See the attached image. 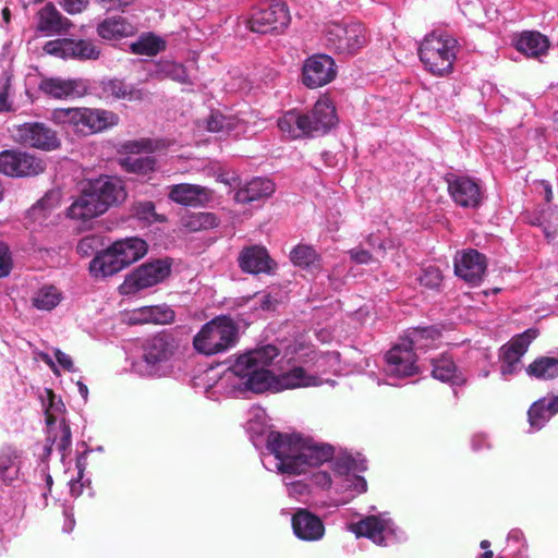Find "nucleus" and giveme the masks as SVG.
<instances>
[{"mask_svg": "<svg viewBox=\"0 0 558 558\" xmlns=\"http://www.w3.org/2000/svg\"><path fill=\"white\" fill-rule=\"evenodd\" d=\"M72 26L71 21L64 17L53 3H47L38 12V29L47 34L65 33Z\"/></svg>", "mask_w": 558, "mask_h": 558, "instance_id": "obj_25", "label": "nucleus"}, {"mask_svg": "<svg viewBox=\"0 0 558 558\" xmlns=\"http://www.w3.org/2000/svg\"><path fill=\"white\" fill-rule=\"evenodd\" d=\"M315 483L329 488L331 486V477L327 472H318L314 475Z\"/></svg>", "mask_w": 558, "mask_h": 558, "instance_id": "obj_60", "label": "nucleus"}, {"mask_svg": "<svg viewBox=\"0 0 558 558\" xmlns=\"http://www.w3.org/2000/svg\"><path fill=\"white\" fill-rule=\"evenodd\" d=\"M354 487L357 493H365L367 489V483L364 477L355 475L354 476Z\"/></svg>", "mask_w": 558, "mask_h": 558, "instance_id": "obj_61", "label": "nucleus"}, {"mask_svg": "<svg viewBox=\"0 0 558 558\" xmlns=\"http://www.w3.org/2000/svg\"><path fill=\"white\" fill-rule=\"evenodd\" d=\"M45 171L43 160L22 151L0 153V173L9 177H32Z\"/></svg>", "mask_w": 558, "mask_h": 558, "instance_id": "obj_11", "label": "nucleus"}, {"mask_svg": "<svg viewBox=\"0 0 558 558\" xmlns=\"http://www.w3.org/2000/svg\"><path fill=\"white\" fill-rule=\"evenodd\" d=\"M291 524L295 536L302 541L316 542L324 537L323 520L307 509L299 508L292 515Z\"/></svg>", "mask_w": 558, "mask_h": 558, "instance_id": "obj_18", "label": "nucleus"}, {"mask_svg": "<svg viewBox=\"0 0 558 558\" xmlns=\"http://www.w3.org/2000/svg\"><path fill=\"white\" fill-rule=\"evenodd\" d=\"M136 27L123 16H112L98 24V35L107 40H116L132 36L136 33Z\"/></svg>", "mask_w": 558, "mask_h": 558, "instance_id": "obj_29", "label": "nucleus"}, {"mask_svg": "<svg viewBox=\"0 0 558 558\" xmlns=\"http://www.w3.org/2000/svg\"><path fill=\"white\" fill-rule=\"evenodd\" d=\"M333 453L335 449L330 445L310 444L307 440L303 439L299 463H295L293 466L291 465L290 469L296 471V475L305 473L308 468L319 466L324 462L331 460Z\"/></svg>", "mask_w": 558, "mask_h": 558, "instance_id": "obj_22", "label": "nucleus"}, {"mask_svg": "<svg viewBox=\"0 0 558 558\" xmlns=\"http://www.w3.org/2000/svg\"><path fill=\"white\" fill-rule=\"evenodd\" d=\"M557 413L558 397H555L549 401L539 399L535 401L527 411L529 423L532 428L538 430Z\"/></svg>", "mask_w": 558, "mask_h": 558, "instance_id": "obj_31", "label": "nucleus"}, {"mask_svg": "<svg viewBox=\"0 0 558 558\" xmlns=\"http://www.w3.org/2000/svg\"><path fill=\"white\" fill-rule=\"evenodd\" d=\"M275 183L266 178H255L235 192L234 199L241 204H250L269 197L275 192Z\"/></svg>", "mask_w": 558, "mask_h": 558, "instance_id": "obj_28", "label": "nucleus"}, {"mask_svg": "<svg viewBox=\"0 0 558 558\" xmlns=\"http://www.w3.org/2000/svg\"><path fill=\"white\" fill-rule=\"evenodd\" d=\"M122 168L129 173L147 174L156 167V158L153 156H129L121 161Z\"/></svg>", "mask_w": 558, "mask_h": 558, "instance_id": "obj_41", "label": "nucleus"}, {"mask_svg": "<svg viewBox=\"0 0 558 558\" xmlns=\"http://www.w3.org/2000/svg\"><path fill=\"white\" fill-rule=\"evenodd\" d=\"M162 71L165 74L173 81H177L182 84L189 83V75L186 73L185 68L179 63H165L162 66Z\"/></svg>", "mask_w": 558, "mask_h": 558, "instance_id": "obj_49", "label": "nucleus"}, {"mask_svg": "<svg viewBox=\"0 0 558 558\" xmlns=\"http://www.w3.org/2000/svg\"><path fill=\"white\" fill-rule=\"evenodd\" d=\"M59 4L69 14H78L87 9L89 1L88 0H60Z\"/></svg>", "mask_w": 558, "mask_h": 558, "instance_id": "obj_51", "label": "nucleus"}, {"mask_svg": "<svg viewBox=\"0 0 558 558\" xmlns=\"http://www.w3.org/2000/svg\"><path fill=\"white\" fill-rule=\"evenodd\" d=\"M13 459L9 454L0 456V476L5 481V472L12 468Z\"/></svg>", "mask_w": 558, "mask_h": 558, "instance_id": "obj_59", "label": "nucleus"}, {"mask_svg": "<svg viewBox=\"0 0 558 558\" xmlns=\"http://www.w3.org/2000/svg\"><path fill=\"white\" fill-rule=\"evenodd\" d=\"M101 96L113 100L142 101L145 92L128 85L120 78H108L100 82Z\"/></svg>", "mask_w": 558, "mask_h": 558, "instance_id": "obj_24", "label": "nucleus"}, {"mask_svg": "<svg viewBox=\"0 0 558 558\" xmlns=\"http://www.w3.org/2000/svg\"><path fill=\"white\" fill-rule=\"evenodd\" d=\"M225 128V117L219 113H211L207 119V130L209 132H220Z\"/></svg>", "mask_w": 558, "mask_h": 558, "instance_id": "obj_57", "label": "nucleus"}, {"mask_svg": "<svg viewBox=\"0 0 558 558\" xmlns=\"http://www.w3.org/2000/svg\"><path fill=\"white\" fill-rule=\"evenodd\" d=\"M99 49L90 40L69 38L68 58L96 60L99 58Z\"/></svg>", "mask_w": 558, "mask_h": 558, "instance_id": "obj_40", "label": "nucleus"}, {"mask_svg": "<svg viewBox=\"0 0 558 558\" xmlns=\"http://www.w3.org/2000/svg\"><path fill=\"white\" fill-rule=\"evenodd\" d=\"M143 349L145 362L156 365L168 361L173 355L177 344L172 335L159 332L146 340Z\"/></svg>", "mask_w": 558, "mask_h": 558, "instance_id": "obj_21", "label": "nucleus"}, {"mask_svg": "<svg viewBox=\"0 0 558 558\" xmlns=\"http://www.w3.org/2000/svg\"><path fill=\"white\" fill-rule=\"evenodd\" d=\"M314 122L315 121L312 119L310 111L305 112V113L302 112L301 132H303V137L312 136L315 133L320 134V132H318V129L314 124Z\"/></svg>", "mask_w": 558, "mask_h": 558, "instance_id": "obj_55", "label": "nucleus"}, {"mask_svg": "<svg viewBox=\"0 0 558 558\" xmlns=\"http://www.w3.org/2000/svg\"><path fill=\"white\" fill-rule=\"evenodd\" d=\"M171 259H155L137 267L125 283L135 290H143L162 282L171 274Z\"/></svg>", "mask_w": 558, "mask_h": 558, "instance_id": "obj_12", "label": "nucleus"}, {"mask_svg": "<svg viewBox=\"0 0 558 558\" xmlns=\"http://www.w3.org/2000/svg\"><path fill=\"white\" fill-rule=\"evenodd\" d=\"M289 23L288 7L279 1L258 7L248 20L250 29L260 34L280 33L288 27Z\"/></svg>", "mask_w": 558, "mask_h": 558, "instance_id": "obj_9", "label": "nucleus"}, {"mask_svg": "<svg viewBox=\"0 0 558 558\" xmlns=\"http://www.w3.org/2000/svg\"><path fill=\"white\" fill-rule=\"evenodd\" d=\"M101 246V240L97 235H87L80 240L76 246V252L82 257H88L94 253H99L98 250Z\"/></svg>", "mask_w": 558, "mask_h": 558, "instance_id": "obj_46", "label": "nucleus"}, {"mask_svg": "<svg viewBox=\"0 0 558 558\" xmlns=\"http://www.w3.org/2000/svg\"><path fill=\"white\" fill-rule=\"evenodd\" d=\"M367 43L366 28L361 23H331L326 29V45L339 54H354Z\"/></svg>", "mask_w": 558, "mask_h": 558, "instance_id": "obj_7", "label": "nucleus"}, {"mask_svg": "<svg viewBox=\"0 0 558 558\" xmlns=\"http://www.w3.org/2000/svg\"><path fill=\"white\" fill-rule=\"evenodd\" d=\"M302 444L303 438L300 435L280 432L269 433L266 447L278 460L277 468L279 472L296 475V471H292L290 468L299 463Z\"/></svg>", "mask_w": 558, "mask_h": 558, "instance_id": "obj_8", "label": "nucleus"}, {"mask_svg": "<svg viewBox=\"0 0 558 558\" xmlns=\"http://www.w3.org/2000/svg\"><path fill=\"white\" fill-rule=\"evenodd\" d=\"M275 301L269 294L264 295L263 301L260 303V307L263 310H272Z\"/></svg>", "mask_w": 558, "mask_h": 558, "instance_id": "obj_64", "label": "nucleus"}, {"mask_svg": "<svg viewBox=\"0 0 558 558\" xmlns=\"http://www.w3.org/2000/svg\"><path fill=\"white\" fill-rule=\"evenodd\" d=\"M140 313L143 316L142 322L154 324H169L175 318L174 311L167 305L143 307Z\"/></svg>", "mask_w": 558, "mask_h": 558, "instance_id": "obj_43", "label": "nucleus"}, {"mask_svg": "<svg viewBox=\"0 0 558 558\" xmlns=\"http://www.w3.org/2000/svg\"><path fill=\"white\" fill-rule=\"evenodd\" d=\"M45 391H46L48 402H49L47 409H49V411L51 409L59 410V405L56 403V395H54L53 390L46 389Z\"/></svg>", "mask_w": 558, "mask_h": 558, "instance_id": "obj_62", "label": "nucleus"}, {"mask_svg": "<svg viewBox=\"0 0 558 558\" xmlns=\"http://www.w3.org/2000/svg\"><path fill=\"white\" fill-rule=\"evenodd\" d=\"M132 215L145 222H165L167 218L165 215L156 213L155 204L151 201L136 202L131 208Z\"/></svg>", "mask_w": 558, "mask_h": 558, "instance_id": "obj_44", "label": "nucleus"}, {"mask_svg": "<svg viewBox=\"0 0 558 558\" xmlns=\"http://www.w3.org/2000/svg\"><path fill=\"white\" fill-rule=\"evenodd\" d=\"M168 197L183 206H205L213 199V191L206 186L180 183L170 187Z\"/></svg>", "mask_w": 558, "mask_h": 558, "instance_id": "obj_20", "label": "nucleus"}, {"mask_svg": "<svg viewBox=\"0 0 558 558\" xmlns=\"http://www.w3.org/2000/svg\"><path fill=\"white\" fill-rule=\"evenodd\" d=\"M279 353V349L272 344L256 348L239 355L230 371L243 380L246 390L265 392L271 389L274 381V373L268 367Z\"/></svg>", "mask_w": 558, "mask_h": 558, "instance_id": "obj_2", "label": "nucleus"}, {"mask_svg": "<svg viewBox=\"0 0 558 558\" xmlns=\"http://www.w3.org/2000/svg\"><path fill=\"white\" fill-rule=\"evenodd\" d=\"M318 385V378L311 375L304 366L291 365L288 372L278 376L274 375L271 389H295L300 387H311Z\"/></svg>", "mask_w": 558, "mask_h": 558, "instance_id": "obj_23", "label": "nucleus"}, {"mask_svg": "<svg viewBox=\"0 0 558 558\" xmlns=\"http://www.w3.org/2000/svg\"><path fill=\"white\" fill-rule=\"evenodd\" d=\"M10 82L5 81L0 86V112H9L12 110L11 102L9 101V94H10Z\"/></svg>", "mask_w": 558, "mask_h": 558, "instance_id": "obj_56", "label": "nucleus"}, {"mask_svg": "<svg viewBox=\"0 0 558 558\" xmlns=\"http://www.w3.org/2000/svg\"><path fill=\"white\" fill-rule=\"evenodd\" d=\"M457 40L449 35L432 33L420 45L418 57L425 70L436 76L452 72L457 54Z\"/></svg>", "mask_w": 558, "mask_h": 558, "instance_id": "obj_6", "label": "nucleus"}, {"mask_svg": "<svg viewBox=\"0 0 558 558\" xmlns=\"http://www.w3.org/2000/svg\"><path fill=\"white\" fill-rule=\"evenodd\" d=\"M76 468L78 470L77 478L76 480H72L71 483H70V493H71V496H73V497H78L83 493L82 478L84 476V466H83V464L81 463L80 460L76 462Z\"/></svg>", "mask_w": 558, "mask_h": 558, "instance_id": "obj_54", "label": "nucleus"}, {"mask_svg": "<svg viewBox=\"0 0 558 558\" xmlns=\"http://www.w3.org/2000/svg\"><path fill=\"white\" fill-rule=\"evenodd\" d=\"M54 356L58 363L66 371H73V362L70 355L62 352L60 349L54 350Z\"/></svg>", "mask_w": 558, "mask_h": 558, "instance_id": "obj_58", "label": "nucleus"}, {"mask_svg": "<svg viewBox=\"0 0 558 558\" xmlns=\"http://www.w3.org/2000/svg\"><path fill=\"white\" fill-rule=\"evenodd\" d=\"M348 253L350 258L356 264H369L374 262L373 255L361 246L351 248Z\"/></svg>", "mask_w": 558, "mask_h": 558, "instance_id": "obj_52", "label": "nucleus"}, {"mask_svg": "<svg viewBox=\"0 0 558 558\" xmlns=\"http://www.w3.org/2000/svg\"><path fill=\"white\" fill-rule=\"evenodd\" d=\"M61 301V294L53 286H45L33 298V305L43 311H51Z\"/></svg>", "mask_w": 558, "mask_h": 558, "instance_id": "obj_42", "label": "nucleus"}, {"mask_svg": "<svg viewBox=\"0 0 558 558\" xmlns=\"http://www.w3.org/2000/svg\"><path fill=\"white\" fill-rule=\"evenodd\" d=\"M351 532L357 537H366L379 546H386V536L395 532L391 519L383 515H367L350 525Z\"/></svg>", "mask_w": 558, "mask_h": 558, "instance_id": "obj_16", "label": "nucleus"}, {"mask_svg": "<svg viewBox=\"0 0 558 558\" xmlns=\"http://www.w3.org/2000/svg\"><path fill=\"white\" fill-rule=\"evenodd\" d=\"M57 124L69 125L83 135L101 132L118 124L119 117L109 110L90 108H57L51 112Z\"/></svg>", "mask_w": 558, "mask_h": 558, "instance_id": "obj_4", "label": "nucleus"}, {"mask_svg": "<svg viewBox=\"0 0 558 558\" xmlns=\"http://www.w3.org/2000/svg\"><path fill=\"white\" fill-rule=\"evenodd\" d=\"M486 257L476 250L463 252L456 257L454 272L470 284H478L486 271Z\"/></svg>", "mask_w": 558, "mask_h": 558, "instance_id": "obj_19", "label": "nucleus"}, {"mask_svg": "<svg viewBox=\"0 0 558 558\" xmlns=\"http://www.w3.org/2000/svg\"><path fill=\"white\" fill-rule=\"evenodd\" d=\"M39 90L56 99L68 98L78 94L77 81L63 80L60 77L43 78L38 86Z\"/></svg>", "mask_w": 558, "mask_h": 558, "instance_id": "obj_32", "label": "nucleus"}, {"mask_svg": "<svg viewBox=\"0 0 558 558\" xmlns=\"http://www.w3.org/2000/svg\"><path fill=\"white\" fill-rule=\"evenodd\" d=\"M515 48L526 57L537 58L547 52L549 41L539 32H523L515 40Z\"/></svg>", "mask_w": 558, "mask_h": 558, "instance_id": "obj_30", "label": "nucleus"}, {"mask_svg": "<svg viewBox=\"0 0 558 558\" xmlns=\"http://www.w3.org/2000/svg\"><path fill=\"white\" fill-rule=\"evenodd\" d=\"M284 356L287 357L288 364L304 366L308 372V368L316 363L318 352L312 345L295 343L287 348Z\"/></svg>", "mask_w": 558, "mask_h": 558, "instance_id": "obj_34", "label": "nucleus"}, {"mask_svg": "<svg viewBox=\"0 0 558 558\" xmlns=\"http://www.w3.org/2000/svg\"><path fill=\"white\" fill-rule=\"evenodd\" d=\"M336 77L335 61L327 54L313 56L304 62L302 82L308 88L322 87Z\"/></svg>", "mask_w": 558, "mask_h": 558, "instance_id": "obj_14", "label": "nucleus"}, {"mask_svg": "<svg viewBox=\"0 0 558 558\" xmlns=\"http://www.w3.org/2000/svg\"><path fill=\"white\" fill-rule=\"evenodd\" d=\"M111 245L125 268L144 257L148 250L147 243L140 238H126Z\"/></svg>", "mask_w": 558, "mask_h": 558, "instance_id": "obj_27", "label": "nucleus"}, {"mask_svg": "<svg viewBox=\"0 0 558 558\" xmlns=\"http://www.w3.org/2000/svg\"><path fill=\"white\" fill-rule=\"evenodd\" d=\"M124 268L112 245L96 254L89 263V271L96 278L113 276Z\"/></svg>", "mask_w": 558, "mask_h": 558, "instance_id": "obj_26", "label": "nucleus"}, {"mask_svg": "<svg viewBox=\"0 0 558 558\" xmlns=\"http://www.w3.org/2000/svg\"><path fill=\"white\" fill-rule=\"evenodd\" d=\"M13 268V259L9 245L0 241V279L10 275Z\"/></svg>", "mask_w": 558, "mask_h": 558, "instance_id": "obj_50", "label": "nucleus"}, {"mask_svg": "<svg viewBox=\"0 0 558 558\" xmlns=\"http://www.w3.org/2000/svg\"><path fill=\"white\" fill-rule=\"evenodd\" d=\"M310 113L322 134L328 132L337 122L336 108L328 99L317 100Z\"/></svg>", "mask_w": 558, "mask_h": 558, "instance_id": "obj_33", "label": "nucleus"}, {"mask_svg": "<svg viewBox=\"0 0 558 558\" xmlns=\"http://www.w3.org/2000/svg\"><path fill=\"white\" fill-rule=\"evenodd\" d=\"M526 374L538 380L558 378V357L539 356L526 367Z\"/></svg>", "mask_w": 558, "mask_h": 558, "instance_id": "obj_35", "label": "nucleus"}, {"mask_svg": "<svg viewBox=\"0 0 558 558\" xmlns=\"http://www.w3.org/2000/svg\"><path fill=\"white\" fill-rule=\"evenodd\" d=\"M301 126L302 112L298 110H290L278 120V128L283 134H286L291 140L303 137Z\"/></svg>", "mask_w": 558, "mask_h": 558, "instance_id": "obj_39", "label": "nucleus"}, {"mask_svg": "<svg viewBox=\"0 0 558 558\" xmlns=\"http://www.w3.org/2000/svg\"><path fill=\"white\" fill-rule=\"evenodd\" d=\"M131 49L136 54L153 57L165 49V43L157 36L149 35L133 43Z\"/></svg>", "mask_w": 558, "mask_h": 558, "instance_id": "obj_45", "label": "nucleus"}, {"mask_svg": "<svg viewBox=\"0 0 558 558\" xmlns=\"http://www.w3.org/2000/svg\"><path fill=\"white\" fill-rule=\"evenodd\" d=\"M537 336L538 330L530 328L514 336L508 343L500 348V360L502 362L500 371L502 375H512L515 373L517 365L520 363L521 357Z\"/></svg>", "mask_w": 558, "mask_h": 558, "instance_id": "obj_15", "label": "nucleus"}, {"mask_svg": "<svg viewBox=\"0 0 558 558\" xmlns=\"http://www.w3.org/2000/svg\"><path fill=\"white\" fill-rule=\"evenodd\" d=\"M453 202L462 208H477L483 202L480 184L470 177L449 174L446 179Z\"/></svg>", "mask_w": 558, "mask_h": 558, "instance_id": "obj_13", "label": "nucleus"}, {"mask_svg": "<svg viewBox=\"0 0 558 558\" xmlns=\"http://www.w3.org/2000/svg\"><path fill=\"white\" fill-rule=\"evenodd\" d=\"M420 282L422 286L436 289L442 282V274L438 267L428 266L423 270V274L420 276Z\"/></svg>", "mask_w": 558, "mask_h": 558, "instance_id": "obj_47", "label": "nucleus"}, {"mask_svg": "<svg viewBox=\"0 0 558 558\" xmlns=\"http://www.w3.org/2000/svg\"><path fill=\"white\" fill-rule=\"evenodd\" d=\"M14 138L24 146L52 150L60 146L56 131L41 122H26L15 126Z\"/></svg>", "mask_w": 558, "mask_h": 558, "instance_id": "obj_10", "label": "nucleus"}, {"mask_svg": "<svg viewBox=\"0 0 558 558\" xmlns=\"http://www.w3.org/2000/svg\"><path fill=\"white\" fill-rule=\"evenodd\" d=\"M432 376L442 383L458 384L457 366L453 360L447 355L432 361Z\"/></svg>", "mask_w": 558, "mask_h": 558, "instance_id": "obj_37", "label": "nucleus"}, {"mask_svg": "<svg viewBox=\"0 0 558 558\" xmlns=\"http://www.w3.org/2000/svg\"><path fill=\"white\" fill-rule=\"evenodd\" d=\"M128 196L123 182L117 177L100 175L88 180L66 210L74 220L88 221L123 203Z\"/></svg>", "mask_w": 558, "mask_h": 558, "instance_id": "obj_1", "label": "nucleus"}, {"mask_svg": "<svg viewBox=\"0 0 558 558\" xmlns=\"http://www.w3.org/2000/svg\"><path fill=\"white\" fill-rule=\"evenodd\" d=\"M290 260L296 267L317 268L320 258L313 246L299 244L290 252Z\"/></svg>", "mask_w": 558, "mask_h": 558, "instance_id": "obj_38", "label": "nucleus"}, {"mask_svg": "<svg viewBox=\"0 0 558 558\" xmlns=\"http://www.w3.org/2000/svg\"><path fill=\"white\" fill-rule=\"evenodd\" d=\"M60 429H61V436H60L59 441L57 442V447L60 451H65L66 449L70 448L71 442H72L71 428H70V425L65 421H62V423L60 424Z\"/></svg>", "mask_w": 558, "mask_h": 558, "instance_id": "obj_53", "label": "nucleus"}, {"mask_svg": "<svg viewBox=\"0 0 558 558\" xmlns=\"http://www.w3.org/2000/svg\"><path fill=\"white\" fill-rule=\"evenodd\" d=\"M44 51L48 54L68 58L69 38L49 40L44 46Z\"/></svg>", "mask_w": 558, "mask_h": 558, "instance_id": "obj_48", "label": "nucleus"}, {"mask_svg": "<svg viewBox=\"0 0 558 558\" xmlns=\"http://www.w3.org/2000/svg\"><path fill=\"white\" fill-rule=\"evenodd\" d=\"M238 264L243 272L251 275L272 274L277 268V263L262 245L243 247L238 256Z\"/></svg>", "mask_w": 558, "mask_h": 558, "instance_id": "obj_17", "label": "nucleus"}, {"mask_svg": "<svg viewBox=\"0 0 558 558\" xmlns=\"http://www.w3.org/2000/svg\"><path fill=\"white\" fill-rule=\"evenodd\" d=\"M182 228L189 232H199L219 226V219L214 213H189L180 219Z\"/></svg>", "mask_w": 558, "mask_h": 558, "instance_id": "obj_36", "label": "nucleus"}, {"mask_svg": "<svg viewBox=\"0 0 558 558\" xmlns=\"http://www.w3.org/2000/svg\"><path fill=\"white\" fill-rule=\"evenodd\" d=\"M240 327L229 315H219L204 324L193 338L194 349L204 355L223 353L236 345Z\"/></svg>", "mask_w": 558, "mask_h": 558, "instance_id": "obj_3", "label": "nucleus"}, {"mask_svg": "<svg viewBox=\"0 0 558 558\" xmlns=\"http://www.w3.org/2000/svg\"><path fill=\"white\" fill-rule=\"evenodd\" d=\"M438 336V331L430 327L414 329L410 333L408 342L396 344L386 353L387 374L399 378L417 374L418 367L414 350L420 347L422 340H434Z\"/></svg>", "mask_w": 558, "mask_h": 558, "instance_id": "obj_5", "label": "nucleus"}, {"mask_svg": "<svg viewBox=\"0 0 558 558\" xmlns=\"http://www.w3.org/2000/svg\"><path fill=\"white\" fill-rule=\"evenodd\" d=\"M128 147L131 149L143 150V149H148L150 147V144H149V142H145V141L131 142L128 145Z\"/></svg>", "mask_w": 558, "mask_h": 558, "instance_id": "obj_63", "label": "nucleus"}]
</instances>
